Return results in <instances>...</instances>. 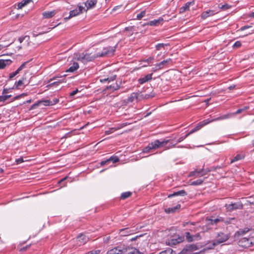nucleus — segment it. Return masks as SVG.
Returning a JSON list of instances; mask_svg holds the SVG:
<instances>
[{"mask_svg": "<svg viewBox=\"0 0 254 254\" xmlns=\"http://www.w3.org/2000/svg\"><path fill=\"white\" fill-rule=\"evenodd\" d=\"M177 142L174 143L173 140L172 139H156L154 141L149 143L148 145L143 148V153H148L151 150L159 148L161 147H164V150H168L174 147Z\"/></svg>", "mask_w": 254, "mask_h": 254, "instance_id": "1", "label": "nucleus"}, {"mask_svg": "<svg viewBox=\"0 0 254 254\" xmlns=\"http://www.w3.org/2000/svg\"><path fill=\"white\" fill-rule=\"evenodd\" d=\"M107 254H139L138 250L133 248L117 247L107 252Z\"/></svg>", "mask_w": 254, "mask_h": 254, "instance_id": "2", "label": "nucleus"}, {"mask_svg": "<svg viewBox=\"0 0 254 254\" xmlns=\"http://www.w3.org/2000/svg\"><path fill=\"white\" fill-rule=\"evenodd\" d=\"M77 60L82 62V63H87L91 62L94 59L97 58L96 53L92 55L91 53L87 52H83L82 53H78L76 55Z\"/></svg>", "mask_w": 254, "mask_h": 254, "instance_id": "3", "label": "nucleus"}, {"mask_svg": "<svg viewBox=\"0 0 254 254\" xmlns=\"http://www.w3.org/2000/svg\"><path fill=\"white\" fill-rule=\"evenodd\" d=\"M117 47V44H116L114 47L109 46L104 47L101 52H99L96 53V57L98 58L99 57H104L106 56H112L115 54Z\"/></svg>", "mask_w": 254, "mask_h": 254, "instance_id": "4", "label": "nucleus"}, {"mask_svg": "<svg viewBox=\"0 0 254 254\" xmlns=\"http://www.w3.org/2000/svg\"><path fill=\"white\" fill-rule=\"evenodd\" d=\"M238 244L240 247L245 249L251 247L254 245V237L242 238L239 240Z\"/></svg>", "mask_w": 254, "mask_h": 254, "instance_id": "5", "label": "nucleus"}, {"mask_svg": "<svg viewBox=\"0 0 254 254\" xmlns=\"http://www.w3.org/2000/svg\"><path fill=\"white\" fill-rule=\"evenodd\" d=\"M85 10V7L83 6L77 5V7L75 9L70 10L69 15L67 16H65V14H63L64 19L67 20L70 18L76 16L80 14L83 13V11Z\"/></svg>", "mask_w": 254, "mask_h": 254, "instance_id": "6", "label": "nucleus"}, {"mask_svg": "<svg viewBox=\"0 0 254 254\" xmlns=\"http://www.w3.org/2000/svg\"><path fill=\"white\" fill-rule=\"evenodd\" d=\"M225 207L227 211L232 212L237 209H242L243 207V204L241 201H238L230 204H225Z\"/></svg>", "mask_w": 254, "mask_h": 254, "instance_id": "7", "label": "nucleus"}, {"mask_svg": "<svg viewBox=\"0 0 254 254\" xmlns=\"http://www.w3.org/2000/svg\"><path fill=\"white\" fill-rule=\"evenodd\" d=\"M211 122H212V121H210V119H205V120L202 121V122L199 123L193 129H192L190 132H189V133L190 135V134L193 133V132L198 130L203 126H204Z\"/></svg>", "mask_w": 254, "mask_h": 254, "instance_id": "8", "label": "nucleus"}, {"mask_svg": "<svg viewBox=\"0 0 254 254\" xmlns=\"http://www.w3.org/2000/svg\"><path fill=\"white\" fill-rule=\"evenodd\" d=\"M211 122H212V121H210V119H205V120L202 121V122L199 123L193 129H192L190 132H189V133L190 135V134L193 133V132L198 130L203 126H204Z\"/></svg>", "mask_w": 254, "mask_h": 254, "instance_id": "9", "label": "nucleus"}, {"mask_svg": "<svg viewBox=\"0 0 254 254\" xmlns=\"http://www.w3.org/2000/svg\"><path fill=\"white\" fill-rule=\"evenodd\" d=\"M229 237L227 234L221 233L218 234L216 240V243L217 244L222 243L226 242L228 239Z\"/></svg>", "mask_w": 254, "mask_h": 254, "instance_id": "10", "label": "nucleus"}, {"mask_svg": "<svg viewBox=\"0 0 254 254\" xmlns=\"http://www.w3.org/2000/svg\"><path fill=\"white\" fill-rule=\"evenodd\" d=\"M97 2V0H87L84 2L85 6L86 7V9L85 8L84 11H87L89 9L94 7Z\"/></svg>", "mask_w": 254, "mask_h": 254, "instance_id": "11", "label": "nucleus"}, {"mask_svg": "<svg viewBox=\"0 0 254 254\" xmlns=\"http://www.w3.org/2000/svg\"><path fill=\"white\" fill-rule=\"evenodd\" d=\"M119 161V158L117 156H112L106 160H102L100 162V165L101 166H104L109 162H112L113 163H114L118 162Z\"/></svg>", "mask_w": 254, "mask_h": 254, "instance_id": "12", "label": "nucleus"}, {"mask_svg": "<svg viewBox=\"0 0 254 254\" xmlns=\"http://www.w3.org/2000/svg\"><path fill=\"white\" fill-rule=\"evenodd\" d=\"M233 117V114L232 113H227L225 115L220 116L219 117H218L217 118H215L214 119L210 120V121H212V122L214 121H221V120H226L228 119H230Z\"/></svg>", "mask_w": 254, "mask_h": 254, "instance_id": "13", "label": "nucleus"}, {"mask_svg": "<svg viewBox=\"0 0 254 254\" xmlns=\"http://www.w3.org/2000/svg\"><path fill=\"white\" fill-rule=\"evenodd\" d=\"M163 21V18L162 17H159L157 19H154L153 20L149 21L148 22L144 23L143 25L158 26Z\"/></svg>", "mask_w": 254, "mask_h": 254, "instance_id": "14", "label": "nucleus"}, {"mask_svg": "<svg viewBox=\"0 0 254 254\" xmlns=\"http://www.w3.org/2000/svg\"><path fill=\"white\" fill-rule=\"evenodd\" d=\"M217 12L215 10H208L203 11L201 15V17L203 19H205L209 16L215 15Z\"/></svg>", "mask_w": 254, "mask_h": 254, "instance_id": "15", "label": "nucleus"}, {"mask_svg": "<svg viewBox=\"0 0 254 254\" xmlns=\"http://www.w3.org/2000/svg\"><path fill=\"white\" fill-rule=\"evenodd\" d=\"M152 73L148 74L143 77L138 79V82L140 84H143L152 79Z\"/></svg>", "mask_w": 254, "mask_h": 254, "instance_id": "16", "label": "nucleus"}, {"mask_svg": "<svg viewBox=\"0 0 254 254\" xmlns=\"http://www.w3.org/2000/svg\"><path fill=\"white\" fill-rule=\"evenodd\" d=\"M180 208H181V205L177 204L175 206L165 208L164 209V211L167 214L173 213L176 212L177 211H178L180 209Z\"/></svg>", "mask_w": 254, "mask_h": 254, "instance_id": "17", "label": "nucleus"}, {"mask_svg": "<svg viewBox=\"0 0 254 254\" xmlns=\"http://www.w3.org/2000/svg\"><path fill=\"white\" fill-rule=\"evenodd\" d=\"M207 220L209 224L213 225L216 224L219 222H223V221H224V218L222 217H218L216 218L208 219H207Z\"/></svg>", "mask_w": 254, "mask_h": 254, "instance_id": "18", "label": "nucleus"}, {"mask_svg": "<svg viewBox=\"0 0 254 254\" xmlns=\"http://www.w3.org/2000/svg\"><path fill=\"white\" fill-rule=\"evenodd\" d=\"M194 4V1H190V2H187L184 5L182 6L180 8V13H184L187 10H189L190 9V5H193Z\"/></svg>", "mask_w": 254, "mask_h": 254, "instance_id": "19", "label": "nucleus"}, {"mask_svg": "<svg viewBox=\"0 0 254 254\" xmlns=\"http://www.w3.org/2000/svg\"><path fill=\"white\" fill-rule=\"evenodd\" d=\"M56 13L55 10L52 11H46L42 13L43 17L44 18H50L53 17Z\"/></svg>", "mask_w": 254, "mask_h": 254, "instance_id": "20", "label": "nucleus"}, {"mask_svg": "<svg viewBox=\"0 0 254 254\" xmlns=\"http://www.w3.org/2000/svg\"><path fill=\"white\" fill-rule=\"evenodd\" d=\"M88 240V238L85 235L81 234L77 238V241L79 245H83L86 243Z\"/></svg>", "mask_w": 254, "mask_h": 254, "instance_id": "21", "label": "nucleus"}, {"mask_svg": "<svg viewBox=\"0 0 254 254\" xmlns=\"http://www.w3.org/2000/svg\"><path fill=\"white\" fill-rule=\"evenodd\" d=\"M12 63L10 60L0 59V69L4 68L6 66L10 65Z\"/></svg>", "mask_w": 254, "mask_h": 254, "instance_id": "22", "label": "nucleus"}, {"mask_svg": "<svg viewBox=\"0 0 254 254\" xmlns=\"http://www.w3.org/2000/svg\"><path fill=\"white\" fill-rule=\"evenodd\" d=\"M187 194L186 191L184 190H179V191H176V192H174V193H171V194H169L168 196V197L169 198H171L172 197H173V196H179V195H180V196H185Z\"/></svg>", "mask_w": 254, "mask_h": 254, "instance_id": "23", "label": "nucleus"}, {"mask_svg": "<svg viewBox=\"0 0 254 254\" xmlns=\"http://www.w3.org/2000/svg\"><path fill=\"white\" fill-rule=\"evenodd\" d=\"M172 60L170 58L167 59L165 60H163L162 62L158 63V66H159L161 68H163L164 67L166 66L167 64H169L172 63Z\"/></svg>", "mask_w": 254, "mask_h": 254, "instance_id": "24", "label": "nucleus"}, {"mask_svg": "<svg viewBox=\"0 0 254 254\" xmlns=\"http://www.w3.org/2000/svg\"><path fill=\"white\" fill-rule=\"evenodd\" d=\"M117 75H113L110 77H108L107 78H101L100 79V81L101 83H105L106 82H108V83L113 81L116 79Z\"/></svg>", "mask_w": 254, "mask_h": 254, "instance_id": "25", "label": "nucleus"}, {"mask_svg": "<svg viewBox=\"0 0 254 254\" xmlns=\"http://www.w3.org/2000/svg\"><path fill=\"white\" fill-rule=\"evenodd\" d=\"M120 88V85L118 84L117 83H116L114 84L110 85L109 86H107L105 90H111L112 92L118 90Z\"/></svg>", "mask_w": 254, "mask_h": 254, "instance_id": "26", "label": "nucleus"}, {"mask_svg": "<svg viewBox=\"0 0 254 254\" xmlns=\"http://www.w3.org/2000/svg\"><path fill=\"white\" fill-rule=\"evenodd\" d=\"M78 68V64L76 62H74L73 64L66 70V72H73L76 70Z\"/></svg>", "mask_w": 254, "mask_h": 254, "instance_id": "27", "label": "nucleus"}, {"mask_svg": "<svg viewBox=\"0 0 254 254\" xmlns=\"http://www.w3.org/2000/svg\"><path fill=\"white\" fill-rule=\"evenodd\" d=\"M139 93L137 92H133L128 97L127 100L128 102H132L135 99H137L138 97Z\"/></svg>", "mask_w": 254, "mask_h": 254, "instance_id": "28", "label": "nucleus"}, {"mask_svg": "<svg viewBox=\"0 0 254 254\" xmlns=\"http://www.w3.org/2000/svg\"><path fill=\"white\" fill-rule=\"evenodd\" d=\"M154 58L152 57H149L148 58L143 60L140 61L141 63H144L145 64H142V67H145L148 65V64H150V63H152V61L153 60Z\"/></svg>", "mask_w": 254, "mask_h": 254, "instance_id": "29", "label": "nucleus"}, {"mask_svg": "<svg viewBox=\"0 0 254 254\" xmlns=\"http://www.w3.org/2000/svg\"><path fill=\"white\" fill-rule=\"evenodd\" d=\"M210 171L209 169H202L199 170H197V177H201L204 176L207 174Z\"/></svg>", "mask_w": 254, "mask_h": 254, "instance_id": "30", "label": "nucleus"}, {"mask_svg": "<svg viewBox=\"0 0 254 254\" xmlns=\"http://www.w3.org/2000/svg\"><path fill=\"white\" fill-rule=\"evenodd\" d=\"M32 1V0H22L19 2L17 5L18 9L22 8L23 6L27 5Z\"/></svg>", "mask_w": 254, "mask_h": 254, "instance_id": "31", "label": "nucleus"}, {"mask_svg": "<svg viewBox=\"0 0 254 254\" xmlns=\"http://www.w3.org/2000/svg\"><path fill=\"white\" fill-rule=\"evenodd\" d=\"M23 84V80H19L16 81L11 89H18Z\"/></svg>", "mask_w": 254, "mask_h": 254, "instance_id": "32", "label": "nucleus"}, {"mask_svg": "<svg viewBox=\"0 0 254 254\" xmlns=\"http://www.w3.org/2000/svg\"><path fill=\"white\" fill-rule=\"evenodd\" d=\"M125 232L124 234H121V236H127L131 234L132 233V231H131L128 228H126L124 229H122L120 230V232Z\"/></svg>", "mask_w": 254, "mask_h": 254, "instance_id": "33", "label": "nucleus"}, {"mask_svg": "<svg viewBox=\"0 0 254 254\" xmlns=\"http://www.w3.org/2000/svg\"><path fill=\"white\" fill-rule=\"evenodd\" d=\"M65 82H66V80L64 78H63V79L59 80L58 81H55V82L50 83V84H49L48 85V86H57L61 83H65Z\"/></svg>", "mask_w": 254, "mask_h": 254, "instance_id": "34", "label": "nucleus"}, {"mask_svg": "<svg viewBox=\"0 0 254 254\" xmlns=\"http://www.w3.org/2000/svg\"><path fill=\"white\" fill-rule=\"evenodd\" d=\"M182 241V239L180 238H179L178 239H172L169 241L168 242V245L170 246H173V245H176V244L179 243Z\"/></svg>", "mask_w": 254, "mask_h": 254, "instance_id": "35", "label": "nucleus"}, {"mask_svg": "<svg viewBox=\"0 0 254 254\" xmlns=\"http://www.w3.org/2000/svg\"><path fill=\"white\" fill-rule=\"evenodd\" d=\"M53 28H54V27H49V28H48V31H42V32H39V33H37L36 31H33L32 33V35L34 37H36L37 36H38L39 35H41V34H44L45 33L48 32V31H50Z\"/></svg>", "mask_w": 254, "mask_h": 254, "instance_id": "36", "label": "nucleus"}, {"mask_svg": "<svg viewBox=\"0 0 254 254\" xmlns=\"http://www.w3.org/2000/svg\"><path fill=\"white\" fill-rule=\"evenodd\" d=\"M134 26L127 27L125 28L124 31L128 32V36H131L134 32Z\"/></svg>", "mask_w": 254, "mask_h": 254, "instance_id": "37", "label": "nucleus"}, {"mask_svg": "<svg viewBox=\"0 0 254 254\" xmlns=\"http://www.w3.org/2000/svg\"><path fill=\"white\" fill-rule=\"evenodd\" d=\"M204 180V179H198L196 181L191 182L190 184L191 186H199V185H201L203 183Z\"/></svg>", "mask_w": 254, "mask_h": 254, "instance_id": "38", "label": "nucleus"}, {"mask_svg": "<svg viewBox=\"0 0 254 254\" xmlns=\"http://www.w3.org/2000/svg\"><path fill=\"white\" fill-rule=\"evenodd\" d=\"M249 231L250 229L248 228H245L244 229H240L236 232V233L238 234V235H243L246 234Z\"/></svg>", "mask_w": 254, "mask_h": 254, "instance_id": "39", "label": "nucleus"}, {"mask_svg": "<svg viewBox=\"0 0 254 254\" xmlns=\"http://www.w3.org/2000/svg\"><path fill=\"white\" fill-rule=\"evenodd\" d=\"M131 194V193L130 191H126L123 192L121 195V198L122 199H125L129 197Z\"/></svg>", "mask_w": 254, "mask_h": 254, "instance_id": "40", "label": "nucleus"}, {"mask_svg": "<svg viewBox=\"0 0 254 254\" xmlns=\"http://www.w3.org/2000/svg\"><path fill=\"white\" fill-rule=\"evenodd\" d=\"M244 156L241 155L240 154H237L233 159H232L231 161V163H232L237 161L240 160L244 158Z\"/></svg>", "mask_w": 254, "mask_h": 254, "instance_id": "41", "label": "nucleus"}, {"mask_svg": "<svg viewBox=\"0 0 254 254\" xmlns=\"http://www.w3.org/2000/svg\"><path fill=\"white\" fill-rule=\"evenodd\" d=\"M117 130H118V129H117V126L116 127H111L109 128L108 130L105 131V134L107 135H109L113 133L114 131Z\"/></svg>", "mask_w": 254, "mask_h": 254, "instance_id": "42", "label": "nucleus"}, {"mask_svg": "<svg viewBox=\"0 0 254 254\" xmlns=\"http://www.w3.org/2000/svg\"><path fill=\"white\" fill-rule=\"evenodd\" d=\"M168 44L158 43L155 46L156 50H160L162 48H164L165 46H168Z\"/></svg>", "mask_w": 254, "mask_h": 254, "instance_id": "43", "label": "nucleus"}, {"mask_svg": "<svg viewBox=\"0 0 254 254\" xmlns=\"http://www.w3.org/2000/svg\"><path fill=\"white\" fill-rule=\"evenodd\" d=\"M186 238L189 242H192L194 240V236L191 235L189 232L186 233Z\"/></svg>", "mask_w": 254, "mask_h": 254, "instance_id": "44", "label": "nucleus"}, {"mask_svg": "<svg viewBox=\"0 0 254 254\" xmlns=\"http://www.w3.org/2000/svg\"><path fill=\"white\" fill-rule=\"evenodd\" d=\"M234 217L228 218L226 219H224V221H223V223H225V224H231L233 223V221H234Z\"/></svg>", "mask_w": 254, "mask_h": 254, "instance_id": "45", "label": "nucleus"}, {"mask_svg": "<svg viewBox=\"0 0 254 254\" xmlns=\"http://www.w3.org/2000/svg\"><path fill=\"white\" fill-rule=\"evenodd\" d=\"M196 246L194 245H190L189 246H188L186 247V249H184L183 250V251H184L185 250H186V251H192V250H196Z\"/></svg>", "mask_w": 254, "mask_h": 254, "instance_id": "46", "label": "nucleus"}, {"mask_svg": "<svg viewBox=\"0 0 254 254\" xmlns=\"http://www.w3.org/2000/svg\"><path fill=\"white\" fill-rule=\"evenodd\" d=\"M11 97V95H1L0 96V102H4L9 98Z\"/></svg>", "mask_w": 254, "mask_h": 254, "instance_id": "47", "label": "nucleus"}, {"mask_svg": "<svg viewBox=\"0 0 254 254\" xmlns=\"http://www.w3.org/2000/svg\"><path fill=\"white\" fill-rule=\"evenodd\" d=\"M145 10L141 11L139 13L136 15V19L138 20L141 19L143 17L145 16Z\"/></svg>", "mask_w": 254, "mask_h": 254, "instance_id": "48", "label": "nucleus"}, {"mask_svg": "<svg viewBox=\"0 0 254 254\" xmlns=\"http://www.w3.org/2000/svg\"><path fill=\"white\" fill-rule=\"evenodd\" d=\"M189 135H190V134L188 132L185 135L182 136H181L180 137H179L178 139V140L176 141V142H177V144H178V143L182 142Z\"/></svg>", "mask_w": 254, "mask_h": 254, "instance_id": "49", "label": "nucleus"}, {"mask_svg": "<svg viewBox=\"0 0 254 254\" xmlns=\"http://www.w3.org/2000/svg\"><path fill=\"white\" fill-rule=\"evenodd\" d=\"M173 250L171 249H167L161 252L159 254H172Z\"/></svg>", "mask_w": 254, "mask_h": 254, "instance_id": "50", "label": "nucleus"}, {"mask_svg": "<svg viewBox=\"0 0 254 254\" xmlns=\"http://www.w3.org/2000/svg\"><path fill=\"white\" fill-rule=\"evenodd\" d=\"M28 63L27 62L23 63L16 70L18 73H19L21 70H22L25 67V65Z\"/></svg>", "mask_w": 254, "mask_h": 254, "instance_id": "51", "label": "nucleus"}, {"mask_svg": "<svg viewBox=\"0 0 254 254\" xmlns=\"http://www.w3.org/2000/svg\"><path fill=\"white\" fill-rule=\"evenodd\" d=\"M101 252V251L99 250H93L89 251L86 253L85 254H99Z\"/></svg>", "mask_w": 254, "mask_h": 254, "instance_id": "52", "label": "nucleus"}, {"mask_svg": "<svg viewBox=\"0 0 254 254\" xmlns=\"http://www.w3.org/2000/svg\"><path fill=\"white\" fill-rule=\"evenodd\" d=\"M231 7V6L230 5L228 4V3H225L224 4L222 5L220 7V8L223 10H227V9H230Z\"/></svg>", "mask_w": 254, "mask_h": 254, "instance_id": "53", "label": "nucleus"}, {"mask_svg": "<svg viewBox=\"0 0 254 254\" xmlns=\"http://www.w3.org/2000/svg\"><path fill=\"white\" fill-rule=\"evenodd\" d=\"M129 124H128L127 123H122V124H119L118 125H117V129H120L126 126H127V125H128Z\"/></svg>", "mask_w": 254, "mask_h": 254, "instance_id": "54", "label": "nucleus"}, {"mask_svg": "<svg viewBox=\"0 0 254 254\" xmlns=\"http://www.w3.org/2000/svg\"><path fill=\"white\" fill-rule=\"evenodd\" d=\"M242 44L240 41H236L233 45V48H238L241 46Z\"/></svg>", "mask_w": 254, "mask_h": 254, "instance_id": "55", "label": "nucleus"}, {"mask_svg": "<svg viewBox=\"0 0 254 254\" xmlns=\"http://www.w3.org/2000/svg\"><path fill=\"white\" fill-rule=\"evenodd\" d=\"M43 103L45 106H50L53 105L52 101L50 100H44L43 101Z\"/></svg>", "mask_w": 254, "mask_h": 254, "instance_id": "56", "label": "nucleus"}, {"mask_svg": "<svg viewBox=\"0 0 254 254\" xmlns=\"http://www.w3.org/2000/svg\"><path fill=\"white\" fill-rule=\"evenodd\" d=\"M197 175V170H195L193 171H191L190 173L189 176V177H192L195 176V177H197L196 176Z\"/></svg>", "mask_w": 254, "mask_h": 254, "instance_id": "57", "label": "nucleus"}, {"mask_svg": "<svg viewBox=\"0 0 254 254\" xmlns=\"http://www.w3.org/2000/svg\"><path fill=\"white\" fill-rule=\"evenodd\" d=\"M41 101H38L37 103H35V104L32 105L30 108V110H33L35 109L37 107H38Z\"/></svg>", "mask_w": 254, "mask_h": 254, "instance_id": "58", "label": "nucleus"}, {"mask_svg": "<svg viewBox=\"0 0 254 254\" xmlns=\"http://www.w3.org/2000/svg\"><path fill=\"white\" fill-rule=\"evenodd\" d=\"M18 73L17 72V71L16 70H15L14 72H11L9 74V78L10 79H12V78H13L15 76H16Z\"/></svg>", "mask_w": 254, "mask_h": 254, "instance_id": "59", "label": "nucleus"}, {"mask_svg": "<svg viewBox=\"0 0 254 254\" xmlns=\"http://www.w3.org/2000/svg\"><path fill=\"white\" fill-rule=\"evenodd\" d=\"M161 69V67L159 66H158V64H157L154 65V67L153 68H152V71L153 72H155V71L158 70L159 69Z\"/></svg>", "mask_w": 254, "mask_h": 254, "instance_id": "60", "label": "nucleus"}, {"mask_svg": "<svg viewBox=\"0 0 254 254\" xmlns=\"http://www.w3.org/2000/svg\"><path fill=\"white\" fill-rule=\"evenodd\" d=\"M24 162L23 159L22 157H20L15 160V162L16 164H19Z\"/></svg>", "mask_w": 254, "mask_h": 254, "instance_id": "61", "label": "nucleus"}, {"mask_svg": "<svg viewBox=\"0 0 254 254\" xmlns=\"http://www.w3.org/2000/svg\"><path fill=\"white\" fill-rule=\"evenodd\" d=\"M252 26H249V25H245L244 26H242L240 28V29H239L240 31H244L246 29H248L249 28H251L252 27Z\"/></svg>", "mask_w": 254, "mask_h": 254, "instance_id": "62", "label": "nucleus"}, {"mask_svg": "<svg viewBox=\"0 0 254 254\" xmlns=\"http://www.w3.org/2000/svg\"><path fill=\"white\" fill-rule=\"evenodd\" d=\"M78 92V90L77 89H76L75 90H73L70 93L69 96L70 97H72L74 95H75L76 93Z\"/></svg>", "mask_w": 254, "mask_h": 254, "instance_id": "63", "label": "nucleus"}, {"mask_svg": "<svg viewBox=\"0 0 254 254\" xmlns=\"http://www.w3.org/2000/svg\"><path fill=\"white\" fill-rule=\"evenodd\" d=\"M241 113H242V110H241V109H239L237 110L235 112L232 113L233 114V117H234L236 115L240 114Z\"/></svg>", "mask_w": 254, "mask_h": 254, "instance_id": "64", "label": "nucleus"}]
</instances>
